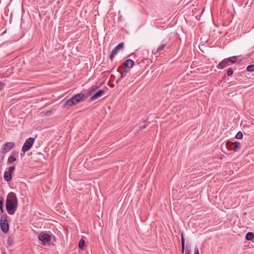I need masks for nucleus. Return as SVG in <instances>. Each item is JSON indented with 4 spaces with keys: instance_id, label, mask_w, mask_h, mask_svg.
<instances>
[{
    "instance_id": "aec40b11",
    "label": "nucleus",
    "mask_w": 254,
    "mask_h": 254,
    "mask_svg": "<svg viewBox=\"0 0 254 254\" xmlns=\"http://www.w3.org/2000/svg\"><path fill=\"white\" fill-rule=\"evenodd\" d=\"M13 243V239L11 237H9L7 240V244L9 246H12Z\"/></svg>"
},
{
    "instance_id": "a878e982",
    "label": "nucleus",
    "mask_w": 254,
    "mask_h": 254,
    "mask_svg": "<svg viewBox=\"0 0 254 254\" xmlns=\"http://www.w3.org/2000/svg\"><path fill=\"white\" fill-rule=\"evenodd\" d=\"M185 254H190V250L186 249Z\"/></svg>"
},
{
    "instance_id": "f8f14e48",
    "label": "nucleus",
    "mask_w": 254,
    "mask_h": 254,
    "mask_svg": "<svg viewBox=\"0 0 254 254\" xmlns=\"http://www.w3.org/2000/svg\"><path fill=\"white\" fill-rule=\"evenodd\" d=\"M118 51L119 50L116 49V48H115L112 51L111 53V55H110V59L111 60H112L113 58L118 54Z\"/></svg>"
},
{
    "instance_id": "ddd939ff",
    "label": "nucleus",
    "mask_w": 254,
    "mask_h": 254,
    "mask_svg": "<svg viewBox=\"0 0 254 254\" xmlns=\"http://www.w3.org/2000/svg\"><path fill=\"white\" fill-rule=\"evenodd\" d=\"M254 238V235L253 233L252 232H248L246 234V239L247 240H252Z\"/></svg>"
},
{
    "instance_id": "9d476101",
    "label": "nucleus",
    "mask_w": 254,
    "mask_h": 254,
    "mask_svg": "<svg viewBox=\"0 0 254 254\" xmlns=\"http://www.w3.org/2000/svg\"><path fill=\"white\" fill-rule=\"evenodd\" d=\"M133 65H134V62L130 59L127 60L123 64V65L124 66H125L126 67H128V68L132 67Z\"/></svg>"
},
{
    "instance_id": "20e7f679",
    "label": "nucleus",
    "mask_w": 254,
    "mask_h": 254,
    "mask_svg": "<svg viewBox=\"0 0 254 254\" xmlns=\"http://www.w3.org/2000/svg\"><path fill=\"white\" fill-rule=\"evenodd\" d=\"M7 216L6 214H3L0 218V224L1 230L3 232L6 233L9 230V225L7 220Z\"/></svg>"
},
{
    "instance_id": "a211bd4d",
    "label": "nucleus",
    "mask_w": 254,
    "mask_h": 254,
    "mask_svg": "<svg viewBox=\"0 0 254 254\" xmlns=\"http://www.w3.org/2000/svg\"><path fill=\"white\" fill-rule=\"evenodd\" d=\"M128 72V69L126 68L124 71L121 72V78H122L126 76L127 72Z\"/></svg>"
},
{
    "instance_id": "f03ea898",
    "label": "nucleus",
    "mask_w": 254,
    "mask_h": 254,
    "mask_svg": "<svg viewBox=\"0 0 254 254\" xmlns=\"http://www.w3.org/2000/svg\"><path fill=\"white\" fill-rule=\"evenodd\" d=\"M84 94L83 93H79L75 95L70 99L67 100L65 103V106L71 107L73 105H76L82 100H84Z\"/></svg>"
},
{
    "instance_id": "4468645a",
    "label": "nucleus",
    "mask_w": 254,
    "mask_h": 254,
    "mask_svg": "<svg viewBox=\"0 0 254 254\" xmlns=\"http://www.w3.org/2000/svg\"><path fill=\"white\" fill-rule=\"evenodd\" d=\"M16 160V158L14 156H10L8 157L7 162L9 164H11Z\"/></svg>"
},
{
    "instance_id": "f3484780",
    "label": "nucleus",
    "mask_w": 254,
    "mask_h": 254,
    "mask_svg": "<svg viewBox=\"0 0 254 254\" xmlns=\"http://www.w3.org/2000/svg\"><path fill=\"white\" fill-rule=\"evenodd\" d=\"M247 70L250 72L254 71V64H251L247 66Z\"/></svg>"
},
{
    "instance_id": "6e6552de",
    "label": "nucleus",
    "mask_w": 254,
    "mask_h": 254,
    "mask_svg": "<svg viewBox=\"0 0 254 254\" xmlns=\"http://www.w3.org/2000/svg\"><path fill=\"white\" fill-rule=\"evenodd\" d=\"M14 143L12 142H6L4 144L2 148L3 152H7L14 146Z\"/></svg>"
},
{
    "instance_id": "0eeeda50",
    "label": "nucleus",
    "mask_w": 254,
    "mask_h": 254,
    "mask_svg": "<svg viewBox=\"0 0 254 254\" xmlns=\"http://www.w3.org/2000/svg\"><path fill=\"white\" fill-rule=\"evenodd\" d=\"M15 169V166H11L8 168V171L5 172L3 175V178L6 181H10L12 179V173Z\"/></svg>"
},
{
    "instance_id": "bb28decb",
    "label": "nucleus",
    "mask_w": 254,
    "mask_h": 254,
    "mask_svg": "<svg viewBox=\"0 0 254 254\" xmlns=\"http://www.w3.org/2000/svg\"><path fill=\"white\" fill-rule=\"evenodd\" d=\"M181 238H182V239H181V242H185V240H184L182 235H181Z\"/></svg>"
},
{
    "instance_id": "f257e3e1",
    "label": "nucleus",
    "mask_w": 254,
    "mask_h": 254,
    "mask_svg": "<svg viewBox=\"0 0 254 254\" xmlns=\"http://www.w3.org/2000/svg\"><path fill=\"white\" fill-rule=\"evenodd\" d=\"M18 200L16 194L10 192L8 193L6 202V208L10 215H13L16 211L17 207Z\"/></svg>"
},
{
    "instance_id": "7ed1b4c3",
    "label": "nucleus",
    "mask_w": 254,
    "mask_h": 254,
    "mask_svg": "<svg viewBox=\"0 0 254 254\" xmlns=\"http://www.w3.org/2000/svg\"><path fill=\"white\" fill-rule=\"evenodd\" d=\"M237 61V58L236 57H232L230 58H226L222 60L218 65H217V67L219 69L223 68L225 67H226L229 65V63H231L232 64H234Z\"/></svg>"
},
{
    "instance_id": "c756f323",
    "label": "nucleus",
    "mask_w": 254,
    "mask_h": 254,
    "mask_svg": "<svg viewBox=\"0 0 254 254\" xmlns=\"http://www.w3.org/2000/svg\"><path fill=\"white\" fill-rule=\"evenodd\" d=\"M184 250H185V247H182V253H184Z\"/></svg>"
},
{
    "instance_id": "dca6fc26",
    "label": "nucleus",
    "mask_w": 254,
    "mask_h": 254,
    "mask_svg": "<svg viewBox=\"0 0 254 254\" xmlns=\"http://www.w3.org/2000/svg\"><path fill=\"white\" fill-rule=\"evenodd\" d=\"M85 244V242L83 240H80L79 242L78 247L80 249H83Z\"/></svg>"
},
{
    "instance_id": "6ab92c4d",
    "label": "nucleus",
    "mask_w": 254,
    "mask_h": 254,
    "mask_svg": "<svg viewBox=\"0 0 254 254\" xmlns=\"http://www.w3.org/2000/svg\"><path fill=\"white\" fill-rule=\"evenodd\" d=\"M243 133L241 131H239L236 135V137L237 139H242L243 138Z\"/></svg>"
},
{
    "instance_id": "4be33fe9",
    "label": "nucleus",
    "mask_w": 254,
    "mask_h": 254,
    "mask_svg": "<svg viewBox=\"0 0 254 254\" xmlns=\"http://www.w3.org/2000/svg\"><path fill=\"white\" fill-rule=\"evenodd\" d=\"M3 204V199L2 197H0V209L1 211H3L2 206Z\"/></svg>"
},
{
    "instance_id": "5701e85b",
    "label": "nucleus",
    "mask_w": 254,
    "mask_h": 254,
    "mask_svg": "<svg viewBox=\"0 0 254 254\" xmlns=\"http://www.w3.org/2000/svg\"><path fill=\"white\" fill-rule=\"evenodd\" d=\"M233 73V71L231 68H229L227 70V74L228 76L231 75Z\"/></svg>"
},
{
    "instance_id": "412c9836",
    "label": "nucleus",
    "mask_w": 254,
    "mask_h": 254,
    "mask_svg": "<svg viewBox=\"0 0 254 254\" xmlns=\"http://www.w3.org/2000/svg\"><path fill=\"white\" fill-rule=\"evenodd\" d=\"M115 48H116V49H117L119 51L120 49H123L124 48L123 43H121L119 44Z\"/></svg>"
},
{
    "instance_id": "9b49d317",
    "label": "nucleus",
    "mask_w": 254,
    "mask_h": 254,
    "mask_svg": "<svg viewBox=\"0 0 254 254\" xmlns=\"http://www.w3.org/2000/svg\"><path fill=\"white\" fill-rule=\"evenodd\" d=\"M231 144L233 146V150L234 151L236 152L240 148V144L239 142H232Z\"/></svg>"
},
{
    "instance_id": "cd10ccee",
    "label": "nucleus",
    "mask_w": 254,
    "mask_h": 254,
    "mask_svg": "<svg viewBox=\"0 0 254 254\" xmlns=\"http://www.w3.org/2000/svg\"><path fill=\"white\" fill-rule=\"evenodd\" d=\"M146 127V125H143L140 128L141 129H144V128H145Z\"/></svg>"
},
{
    "instance_id": "39448f33",
    "label": "nucleus",
    "mask_w": 254,
    "mask_h": 254,
    "mask_svg": "<svg viewBox=\"0 0 254 254\" xmlns=\"http://www.w3.org/2000/svg\"><path fill=\"white\" fill-rule=\"evenodd\" d=\"M34 138L31 137L27 139L22 147V151L25 153L30 150L34 143Z\"/></svg>"
},
{
    "instance_id": "393cba45",
    "label": "nucleus",
    "mask_w": 254,
    "mask_h": 254,
    "mask_svg": "<svg viewBox=\"0 0 254 254\" xmlns=\"http://www.w3.org/2000/svg\"><path fill=\"white\" fill-rule=\"evenodd\" d=\"M194 254H199L198 249L197 247L194 249Z\"/></svg>"
},
{
    "instance_id": "b1692460",
    "label": "nucleus",
    "mask_w": 254,
    "mask_h": 254,
    "mask_svg": "<svg viewBox=\"0 0 254 254\" xmlns=\"http://www.w3.org/2000/svg\"><path fill=\"white\" fill-rule=\"evenodd\" d=\"M4 83L0 82V90L4 87Z\"/></svg>"
},
{
    "instance_id": "c85d7f7f",
    "label": "nucleus",
    "mask_w": 254,
    "mask_h": 254,
    "mask_svg": "<svg viewBox=\"0 0 254 254\" xmlns=\"http://www.w3.org/2000/svg\"><path fill=\"white\" fill-rule=\"evenodd\" d=\"M182 247H185V242H181Z\"/></svg>"
},
{
    "instance_id": "2eb2a0df",
    "label": "nucleus",
    "mask_w": 254,
    "mask_h": 254,
    "mask_svg": "<svg viewBox=\"0 0 254 254\" xmlns=\"http://www.w3.org/2000/svg\"><path fill=\"white\" fill-rule=\"evenodd\" d=\"M166 44H163L160 45L157 49V50H156L157 52H160L161 51H162L164 49V48L166 47Z\"/></svg>"
},
{
    "instance_id": "423d86ee",
    "label": "nucleus",
    "mask_w": 254,
    "mask_h": 254,
    "mask_svg": "<svg viewBox=\"0 0 254 254\" xmlns=\"http://www.w3.org/2000/svg\"><path fill=\"white\" fill-rule=\"evenodd\" d=\"M38 238L39 240L42 242L43 245H45L47 243L49 242L51 240L50 236L47 234L44 233H40L38 236Z\"/></svg>"
},
{
    "instance_id": "1a4fd4ad",
    "label": "nucleus",
    "mask_w": 254,
    "mask_h": 254,
    "mask_svg": "<svg viewBox=\"0 0 254 254\" xmlns=\"http://www.w3.org/2000/svg\"><path fill=\"white\" fill-rule=\"evenodd\" d=\"M104 93V91L103 90H99L98 92L95 93L90 98L91 101H94L99 97L102 96Z\"/></svg>"
}]
</instances>
